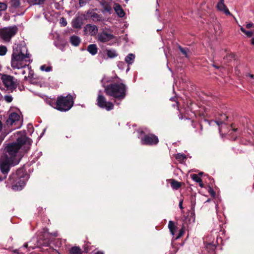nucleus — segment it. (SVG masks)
Segmentation results:
<instances>
[{
	"label": "nucleus",
	"instance_id": "obj_47",
	"mask_svg": "<svg viewBox=\"0 0 254 254\" xmlns=\"http://www.w3.org/2000/svg\"><path fill=\"white\" fill-rule=\"evenodd\" d=\"M199 183V186L201 187V188H203V186H204V184L202 182V181L201 180V182L200 183Z\"/></svg>",
	"mask_w": 254,
	"mask_h": 254
},
{
	"label": "nucleus",
	"instance_id": "obj_55",
	"mask_svg": "<svg viewBox=\"0 0 254 254\" xmlns=\"http://www.w3.org/2000/svg\"><path fill=\"white\" fill-rule=\"evenodd\" d=\"M249 76H250V77H251L252 78H254V75L253 74H250Z\"/></svg>",
	"mask_w": 254,
	"mask_h": 254
},
{
	"label": "nucleus",
	"instance_id": "obj_33",
	"mask_svg": "<svg viewBox=\"0 0 254 254\" xmlns=\"http://www.w3.org/2000/svg\"><path fill=\"white\" fill-rule=\"evenodd\" d=\"M191 176L192 180L196 182L200 183L201 182L202 179L198 176L197 174H193Z\"/></svg>",
	"mask_w": 254,
	"mask_h": 254
},
{
	"label": "nucleus",
	"instance_id": "obj_56",
	"mask_svg": "<svg viewBox=\"0 0 254 254\" xmlns=\"http://www.w3.org/2000/svg\"><path fill=\"white\" fill-rule=\"evenodd\" d=\"M230 57L232 58H234V55L233 54H231L230 55Z\"/></svg>",
	"mask_w": 254,
	"mask_h": 254
},
{
	"label": "nucleus",
	"instance_id": "obj_37",
	"mask_svg": "<svg viewBox=\"0 0 254 254\" xmlns=\"http://www.w3.org/2000/svg\"><path fill=\"white\" fill-rule=\"evenodd\" d=\"M6 8V4L4 2H0V16L1 15V11L5 10Z\"/></svg>",
	"mask_w": 254,
	"mask_h": 254
},
{
	"label": "nucleus",
	"instance_id": "obj_51",
	"mask_svg": "<svg viewBox=\"0 0 254 254\" xmlns=\"http://www.w3.org/2000/svg\"><path fill=\"white\" fill-rule=\"evenodd\" d=\"M95 254H104V253L101 251H98Z\"/></svg>",
	"mask_w": 254,
	"mask_h": 254
},
{
	"label": "nucleus",
	"instance_id": "obj_16",
	"mask_svg": "<svg viewBox=\"0 0 254 254\" xmlns=\"http://www.w3.org/2000/svg\"><path fill=\"white\" fill-rule=\"evenodd\" d=\"M19 115L17 113L15 112L12 113L9 115V117L6 121V123L8 126H11L15 122L19 121Z\"/></svg>",
	"mask_w": 254,
	"mask_h": 254
},
{
	"label": "nucleus",
	"instance_id": "obj_50",
	"mask_svg": "<svg viewBox=\"0 0 254 254\" xmlns=\"http://www.w3.org/2000/svg\"><path fill=\"white\" fill-rule=\"evenodd\" d=\"M27 247H28V244L27 243L24 244L23 246V248H27Z\"/></svg>",
	"mask_w": 254,
	"mask_h": 254
},
{
	"label": "nucleus",
	"instance_id": "obj_57",
	"mask_svg": "<svg viewBox=\"0 0 254 254\" xmlns=\"http://www.w3.org/2000/svg\"><path fill=\"white\" fill-rule=\"evenodd\" d=\"M140 133H141V134H143V133H144V131H143V130H141V131H140Z\"/></svg>",
	"mask_w": 254,
	"mask_h": 254
},
{
	"label": "nucleus",
	"instance_id": "obj_13",
	"mask_svg": "<svg viewBox=\"0 0 254 254\" xmlns=\"http://www.w3.org/2000/svg\"><path fill=\"white\" fill-rule=\"evenodd\" d=\"M224 0H219L217 4V10L223 12L226 15L233 16L224 3Z\"/></svg>",
	"mask_w": 254,
	"mask_h": 254
},
{
	"label": "nucleus",
	"instance_id": "obj_58",
	"mask_svg": "<svg viewBox=\"0 0 254 254\" xmlns=\"http://www.w3.org/2000/svg\"><path fill=\"white\" fill-rule=\"evenodd\" d=\"M22 73V74H25V71L24 70H23Z\"/></svg>",
	"mask_w": 254,
	"mask_h": 254
},
{
	"label": "nucleus",
	"instance_id": "obj_35",
	"mask_svg": "<svg viewBox=\"0 0 254 254\" xmlns=\"http://www.w3.org/2000/svg\"><path fill=\"white\" fill-rule=\"evenodd\" d=\"M206 249H208L209 252H213L216 249V246L215 245L209 243L206 246Z\"/></svg>",
	"mask_w": 254,
	"mask_h": 254
},
{
	"label": "nucleus",
	"instance_id": "obj_12",
	"mask_svg": "<svg viewBox=\"0 0 254 254\" xmlns=\"http://www.w3.org/2000/svg\"><path fill=\"white\" fill-rule=\"evenodd\" d=\"M115 36L110 33H108L105 31H103L99 33L97 35L98 40L102 43H105L112 40Z\"/></svg>",
	"mask_w": 254,
	"mask_h": 254
},
{
	"label": "nucleus",
	"instance_id": "obj_8",
	"mask_svg": "<svg viewBox=\"0 0 254 254\" xmlns=\"http://www.w3.org/2000/svg\"><path fill=\"white\" fill-rule=\"evenodd\" d=\"M141 143L143 145L153 146L157 145L159 142L157 136L153 133L145 134L141 138Z\"/></svg>",
	"mask_w": 254,
	"mask_h": 254
},
{
	"label": "nucleus",
	"instance_id": "obj_29",
	"mask_svg": "<svg viewBox=\"0 0 254 254\" xmlns=\"http://www.w3.org/2000/svg\"><path fill=\"white\" fill-rule=\"evenodd\" d=\"M176 159L180 162H183L184 159H186V156L184 154L178 153L176 155Z\"/></svg>",
	"mask_w": 254,
	"mask_h": 254
},
{
	"label": "nucleus",
	"instance_id": "obj_10",
	"mask_svg": "<svg viewBox=\"0 0 254 254\" xmlns=\"http://www.w3.org/2000/svg\"><path fill=\"white\" fill-rule=\"evenodd\" d=\"M97 101L99 107L106 109L107 111H110L114 108V104L111 102H107L105 97L102 95H98Z\"/></svg>",
	"mask_w": 254,
	"mask_h": 254
},
{
	"label": "nucleus",
	"instance_id": "obj_31",
	"mask_svg": "<svg viewBox=\"0 0 254 254\" xmlns=\"http://www.w3.org/2000/svg\"><path fill=\"white\" fill-rule=\"evenodd\" d=\"M7 51L6 46L1 45L0 46V56H4Z\"/></svg>",
	"mask_w": 254,
	"mask_h": 254
},
{
	"label": "nucleus",
	"instance_id": "obj_53",
	"mask_svg": "<svg viewBox=\"0 0 254 254\" xmlns=\"http://www.w3.org/2000/svg\"><path fill=\"white\" fill-rule=\"evenodd\" d=\"M238 130V128H233V130L234 131H236Z\"/></svg>",
	"mask_w": 254,
	"mask_h": 254
},
{
	"label": "nucleus",
	"instance_id": "obj_11",
	"mask_svg": "<svg viewBox=\"0 0 254 254\" xmlns=\"http://www.w3.org/2000/svg\"><path fill=\"white\" fill-rule=\"evenodd\" d=\"M38 246L48 247L51 244L50 235L48 233L44 232L40 236L37 241Z\"/></svg>",
	"mask_w": 254,
	"mask_h": 254
},
{
	"label": "nucleus",
	"instance_id": "obj_34",
	"mask_svg": "<svg viewBox=\"0 0 254 254\" xmlns=\"http://www.w3.org/2000/svg\"><path fill=\"white\" fill-rule=\"evenodd\" d=\"M185 233V227L183 226L182 228L179 230V232L177 236L176 237L175 239L177 240L180 238Z\"/></svg>",
	"mask_w": 254,
	"mask_h": 254
},
{
	"label": "nucleus",
	"instance_id": "obj_23",
	"mask_svg": "<svg viewBox=\"0 0 254 254\" xmlns=\"http://www.w3.org/2000/svg\"><path fill=\"white\" fill-rule=\"evenodd\" d=\"M168 228L169 229L171 234L174 236L177 227L175 226V223L173 221H169L168 223Z\"/></svg>",
	"mask_w": 254,
	"mask_h": 254
},
{
	"label": "nucleus",
	"instance_id": "obj_14",
	"mask_svg": "<svg viewBox=\"0 0 254 254\" xmlns=\"http://www.w3.org/2000/svg\"><path fill=\"white\" fill-rule=\"evenodd\" d=\"M227 119L228 117L226 114H220L217 119L214 121V122L219 127V130L220 132L222 131L223 125L224 124L225 122L227 120Z\"/></svg>",
	"mask_w": 254,
	"mask_h": 254
},
{
	"label": "nucleus",
	"instance_id": "obj_36",
	"mask_svg": "<svg viewBox=\"0 0 254 254\" xmlns=\"http://www.w3.org/2000/svg\"><path fill=\"white\" fill-rule=\"evenodd\" d=\"M91 18H92L93 21L101 20L100 15L96 12H95L94 13H92V15H91Z\"/></svg>",
	"mask_w": 254,
	"mask_h": 254
},
{
	"label": "nucleus",
	"instance_id": "obj_45",
	"mask_svg": "<svg viewBox=\"0 0 254 254\" xmlns=\"http://www.w3.org/2000/svg\"><path fill=\"white\" fill-rule=\"evenodd\" d=\"M254 24L253 23H249L246 25V28L247 29H250L251 28L254 27Z\"/></svg>",
	"mask_w": 254,
	"mask_h": 254
},
{
	"label": "nucleus",
	"instance_id": "obj_6",
	"mask_svg": "<svg viewBox=\"0 0 254 254\" xmlns=\"http://www.w3.org/2000/svg\"><path fill=\"white\" fill-rule=\"evenodd\" d=\"M0 78L3 84L8 90L13 92L16 89L18 82L13 76L6 74H1Z\"/></svg>",
	"mask_w": 254,
	"mask_h": 254
},
{
	"label": "nucleus",
	"instance_id": "obj_7",
	"mask_svg": "<svg viewBox=\"0 0 254 254\" xmlns=\"http://www.w3.org/2000/svg\"><path fill=\"white\" fill-rule=\"evenodd\" d=\"M17 31L18 28L15 25L3 28L0 29V37L5 42H9Z\"/></svg>",
	"mask_w": 254,
	"mask_h": 254
},
{
	"label": "nucleus",
	"instance_id": "obj_52",
	"mask_svg": "<svg viewBox=\"0 0 254 254\" xmlns=\"http://www.w3.org/2000/svg\"><path fill=\"white\" fill-rule=\"evenodd\" d=\"M213 66L215 67L217 69H218L219 68V66H217V65H214V64H213Z\"/></svg>",
	"mask_w": 254,
	"mask_h": 254
},
{
	"label": "nucleus",
	"instance_id": "obj_42",
	"mask_svg": "<svg viewBox=\"0 0 254 254\" xmlns=\"http://www.w3.org/2000/svg\"><path fill=\"white\" fill-rule=\"evenodd\" d=\"M86 3V0H79V4L80 7L84 6Z\"/></svg>",
	"mask_w": 254,
	"mask_h": 254
},
{
	"label": "nucleus",
	"instance_id": "obj_26",
	"mask_svg": "<svg viewBox=\"0 0 254 254\" xmlns=\"http://www.w3.org/2000/svg\"><path fill=\"white\" fill-rule=\"evenodd\" d=\"M135 55L133 54H129L125 58L126 62L128 64H132L134 61Z\"/></svg>",
	"mask_w": 254,
	"mask_h": 254
},
{
	"label": "nucleus",
	"instance_id": "obj_44",
	"mask_svg": "<svg viewBox=\"0 0 254 254\" xmlns=\"http://www.w3.org/2000/svg\"><path fill=\"white\" fill-rule=\"evenodd\" d=\"M5 100L8 103L11 102L12 101V97L11 96H5L4 97Z\"/></svg>",
	"mask_w": 254,
	"mask_h": 254
},
{
	"label": "nucleus",
	"instance_id": "obj_18",
	"mask_svg": "<svg viewBox=\"0 0 254 254\" xmlns=\"http://www.w3.org/2000/svg\"><path fill=\"white\" fill-rule=\"evenodd\" d=\"M114 8L116 13L120 17H123L125 16V13L121 5L119 3H115Z\"/></svg>",
	"mask_w": 254,
	"mask_h": 254
},
{
	"label": "nucleus",
	"instance_id": "obj_38",
	"mask_svg": "<svg viewBox=\"0 0 254 254\" xmlns=\"http://www.w3.org/2000/svg\"><path fill=\"white\" fill-rule=\"evenodd\" d=\"M52 67L48 66H47L46 65H43L40 66V69L42 71H46L47 72H49L52 70Z\"/></svg>",
	"mask_w": 254,
	"mask_h": 254
},
{
	"label": "nucleus",
	"instance_id": "obj_30",
	"mask_svg": "<svg viewBox=\"0 0 254 254\" xmlns=\"http://www.w3.org/2000/svg\"><path fill=\"white\" fill-rule=\"evenodd\" d=\"M240 29H241V31L243 33L245 34L247 36V37H251L253 36V32L252 31H247L243 27H241Z\"/></svg>",
	"mask_w": 254,
	"mask_h": 254
},
{
	"label": "nucleus",
	"instance_id": "obj_5",
	"mask_svg": "<svg viewBox=\"0 0 254 254\" xmlns=\"http://www.w3.org/2000/svg\"><path fill=\"white\" fill-rule=\"evenodd\" d=\"M72 96L68 94L66 96L57 97L55 108L61 112H66L71 109L73 105Z\"/></svg>",
	"mask_w": 254,
	"mask_h": 254
},
{
	"label": "nucleus",
	"instance_id": "obj_1",
	"mask_svg": "<svg viewBox=\"0 0 254 254\" xmlns=\"http://www.w3.org/2000/svg\"><path fill=\"white\" fill-rule=\"evenodd\" d=\"M28 180V174L24 167L17 170L15 173H12L9 176L6 182L7 185L11 186L12 190H20L25 185Z\"/></svg>",
	"mask_w": 254,
	"mask_h": 254
},
{
	"label": "nucleus",
	"instance_id": "obj_49",
	"mask_svg": "<svg viewBox=\"0 0 254 254\" xmlns=\"http://www.w3.org/2000/svg\"><path fill=\"white\" fill-rule=\"evenodd\" d=\"M251 44L254 45V37H253L251 39Z\"/></svg>",
	"mask_w": 254,
	"mask_h": 254
},
{
	"label": "nucleus",
	"instance_id": "obj_21",
	"mask_svg": "<svg viewBox=\"0 0 254 254\" xmlns=\"http://www.w3.org/2000/svg\"><path fill=\"white\" fill-rule=\"evenodd\" d=\"M87 50L92 55H95L97 53L98 48L96 44H90L88 46Z\"/></svg>",
	"mask_w": 254,
	"mask_h": 254
},
{
	"label": "nucleus",
	"instance_id": "obj_19",
	"mask_svg": "<svg viewBox=\"0 0 254 254\" xmlns=\"http://www.w3.org/2000/svg\"><path fill=\"white\" fill-rule=\"evenodd\" d=\"M100 4L105 11L108 12L110 14L111 13L112 6L109 2L105 0H102L100 1Z\"/></svg>",
	"mask_w": 254,
	"mask_h": 254
},
{
	"label": "nucleus",
	"instance_id": "obj_46",
	"mask_svg": "<svg viewBox=\"0 0 254 254\" xmlns=\"http://www.w3.org/2000/svg\"><path fill=\"white\" fill-rule=\"evenodd\" d=\"M183 200H182L180 201V202H179V206L180 208L181 209H183L184 208V207H183Z\"/></svg>",
	"mask_w": 254,
	"mask_h": 254
},
{
	"label": "nucleus",
	"instance_id": "obj_39",
	"mask_svg": "<svg viewBox=\"0 0 254 254\" xmlns=\"http://www.w3.org/2000/svg\"><path fill=\"white\" fill-rule=\"evenodd\" d=\"M94 9H89L86 12V15H84L83 16L85 17V19H87L90 17L91 18V15H92V13H94L95 12L93 11Z\"/></svg>",
	"mask_w": 254,
	"mask_h": 254
},
{
	"label": "nucleus",
	"instance_id": "obj_54",
	"mask_svg": "<svg viewBox=\"0 0 254 254\" xmlns=\"http://www.w3.org/2000/svg\"><path fill=\"white\" fill-rule=\"evenodd\" d=\"M202 174H203V172H200V173H199L198 174H197V175H198V176H202Z\"/></svg>",
	"mask_w": 254,
	"mask_h": 254
},
{
	"label": "nucleus",
	"instance_id": "obj_40",
	"mask_svg": "<svg viewBox=\"0 0 254 254\" xmlns=\"http://www.w3.org/2000/svg\"><path fill=\"white\" fill-rule=\"evenodd\" d=\"M60 23L63 26H65L67 24V22L66 19L64 17H62L60 19Z\"/></svg>",
	"mask_w": 254,
	"mask_h": 254
},
{
	"label": "nucleus",
	"instance_id": "obj_32",
	"mask_svg": "<svg viewBox=\"0 0 254 254\" xmlns=\"http://www.w3.org/2000/svg\"><path fill=\"white\" fill-rule=\"evenodd\" d=\"M46 0H32L31 3L33 5H42L45 3Z\"/></svg>",
	"mask_w": 254,
	"mask_h": 254
},
{
	"label": "nucleus",
	"instance_id": "obj_3",
	"mask_svg": "<svg viewBox=\"0 0 254 254\" xmlns=\"http://www.w3.org/2000/svg\"><path fill=\"white\" fill-rule=\"evenodd\" d=\"M127 87L122 83H111L105 88V93L109 96L119 100L124 99L126 96Z\"/></svg>",
	"mask_w": 254,
	"mask_h": 254
},
{
	"label": "nucleus",
	"instance_id": "obj_17",
	"mask_svg": "<svg viewBox=\"0 0 254 254\" xmlns=\"http://www.w3.org/2000/svg\"><path fill=\"white\" fill-rule=\"evenodd\" d=\"M85 31H88L92 36H95L98 32V27L95 25L87 24L84 27Z\"/></svg>",
	"mask_w": 254,
	"mask_h": 254
},
{
	"label": "nucleus",
	"instance_id": "obj_24",
	"mask_svg": "<svg viewBox=\"0 0 254 254\" xmlns=\"http://www.w3.org/2000/svg\"><path fill=\"white\" fill-rule=\"evenodd\" d=\"M69 254H82L81 249L77 246L72 247L69 251Z\"/></svg>",
	"mask_w": 254,
	"mask_h": 254
},
{
	"label": "nucleus",
	"instance_id": "obj_41",
	"mask_svg": "<svg viewBox=\"0 0 254 254\" xmlns=\"http://www.w3.org/2000/svg\"><path fill=\"white\" fill-rule=\"evenodd\" d=\"M208 192L212 196L214 197L215 196V192L214 191L212 188L209 187Z\"/></svg>",
	"mask_w": 254,
	"mask_h": 254
},
{
	"label": "nucleus",
	"instance_id": "obj_28",
	"mask_svg": "<svg viewBox=\"0 0 254 254\" xmlns=\"http://www.w3.org/2000/svg\"><path fill=\"white\" fill-rule=\"evenodd\" d=\"M179 49L180 51L181 52V53L185 55V56L187 58L189 57V56L188 55V52H189V50L188 48H184L182 47L181 46H179Z\"/></svg>",
	"mask_w": 254,
	"mask_h": 254
},
{
	"label": "nucleus",
	"instance_id": "obj_48",
	"mask_svg": "<svg viewBox=\"0 0 254 254\" xmlns=\"http://www.w3.org/2000/svg\"><path fill=\"white\" fill-rule=\"evenodd\" d=\"M5 179V177L0 176V181H2Z\"/></svg>",
	"mask_w": 254,
	"mask_h": 254
},
{
	"label": "nucleus",
	"instance_id": "obj_60",
	"mask_svg": "<svg viewBox=\"0 0 254 254\" xmlns=\"http://www.w3.org/2000/svg\"><path fill=\"white\" fill-rule=\"evenodd\" d=\"M200 127H201V129H202V126L201 125H200Z\"/></svg>",
	"mask_w": 254,
	"mask_h": 254
},
{
	"label": "nucleus",
	"instance_id": "obj_2",
	"mask_svg": "<svg viewBox=\"0 0 254 254\" xmlns=\"http://www.w3.org/2000/svg\"><path fill=\"white\" fill-rule=\"evenodd\" d=\"M30 55L29 53L24 54L23 53L22 47L17 46L16 48H13V53L11 56V65L13 68H20L25 67L27 65L23 64L22 62L23 61L25 62H30Z\"/></svg>",
	"mask_w": 254,
	"mask_h": 254
},
{
	"label": "nucleus",
	"instance_id": "obj_27",
	"mask_svg": "<svg viewBox=\"0 0 254 254\" xmlns=\"http://www.w3.org/2000/svg\"><path fill=\"white\" fill-rule=\"evenodd\" d=\"M10 3L12 7L16 8L20 6V0H11Z\"/></svg>",
	"mask_w": 254,
	"mask_h": 254
},
{
	"label": "nucleus",
	"instance_id": "obj_25",
	"mask_svg": "<svg viewBox=\"0 0 254 254\" xmlns=\"http://www.w3.org/2000/svg\"><path fill=\"white\" fill-rule=\"evenodd\" d=\"M106 54L108 58L110 59L114 58L118 56V54L117 53L116 50L113 49L107 50Z\"/></svg>",
	"mask_w": 254,
	"mask_h": 254
},
{
	"label": "nucleus",
	"instance_id": "obj_9",
	"mask_svg": "<svg viewBox=\"0 0 254 254\" xmlns=\"http://www.w3.org/2000/svg\"><path fill=\"white\" fill-rule=\"evenodd\" d=\"M13 166H14L13 161L11 158L6 157L3 159H0V170L3 175V177H5V179L10 167Z\"/></svg>",
	"mask_w": 254,
	"mask_h": 254
},
{
	"label": "nucleus",
	"instance_id": "obj_22",
	"mask_svg": "<svg viewBox=\"0 0 254 254\" xmlns=\"http://www.w3.org/2000/svg\"><path fill=\"white\" fill-rule=\"evenodd\" d=\"M170 183L172 188L176 190H178L182 186L181 183L179 182L174 179L170 180Z\"/></svg>",
	"mask_w": 254,
	"mask_h": 254
},
{
	"label": "nucleus",
	"instance_id": "obj_43",
	"mask_svg": "<svg viewBox=\"0 0 254 254\" xmlns=\"http://www.w3.org/2000/svg\"><path fill=\"white\" fill-rule=\"evenodd\" d=\"M22 248V247H21L20 248H19V249H15V250H14L12 252L14 254H24V253H23L22 252H21V250L20 249Z\"/></svg>",
	"mask_w": 254,
	"mask_h": 254
},
{
	"label": "nucleus",
	"instance_id": "obj_15",
	"mask_svg": "<svg viewBox=\"0 0 254 254\" xmlns=\"http://www.w3.org/2000/svg\"><path fill=\"white\" fill-rule=\"evenodd\" d=\"M83 16H78L75 17L72 21V26L74 28L80 29L83 24Z\"/></svg>",
	"mask_w": 254,
	"mask_h": 254
},
{
	"label": "nucleus",
	"instance_id": "obj_20",
	"mask_svg": "<svg viewBox=\"0 0 254 254\" xmlns=\"http://www.w3.org/2000/svg\"><path fill=\"white\" fill-rule=\"evenodd\" d=\"M70 42L74 46H78L81 42L80 38L75 35H72L70 37Z\"/></svg>",
	"mask_w": 254,
	"mask_h": 254
},
{
	"label": "nucleus",
	"instance_id": "obj_4",
	"mask_svg": "<svg viewBox=\"0 0 254 254\" xmlns=\"http://www.w3.org/2000/svg\"><path fill=\"white\" fill-rule=\"evenodd\" d=\"M31 139L27 137H18L16 141L8 144L5 148L6 151L9 154L11 159L14 157L22 145L27 143L30 144Z\"/></svg>",
	"mask_w": 254,
	"mask_h": 254
},
{
	"label": "nucleus",
	"instance_id": "obj_59",
	"mask_svg": "<svg viewBox=\"0 0 254 254\" xmlns=\"http://www.w3.org/2000/svg\"><path fill=\"white\" fill-rule=\"evenodd\" d=\"M170 99H171V100H172V101H173V100H175V98H171Z\"/></svg>",
	"mask_w": 254,
	"mask_h": 254
}]
</instances>
